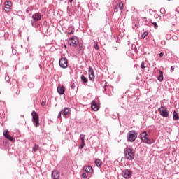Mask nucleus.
Listing matches in <instances>:
<instances>
[{
	"label": "nucleus",
	"mask_w": 179,
	"mask_h": 179,
	"mask_svg": "<svg viewBox=\"0 0 179 179\" xmlns=\"http://www.w3.org/2000/svg\"><path fill=\"white\" fill-rule=\"evenodd\" d=\"M85 134H80V139L81 140V142H85Z\"/></svg>",
	"instance_id": "nucleus-24"
},
{
	"label": "nucleus",
	"mask_w": 179,
	"mask_h": 179,
	"mask_svg": "<svg viewBox=\"0 0 179 179\" xmlns=\"http://www.w3.org/2000/svg\"><path fill=\"white\" fill-rule=\"evenodd\" d=\"M168 1H170V0H168Z\"/></svg>",
	"instance_id": "nucleus-38"
},
{
	"label": "nucleus",
	"mask_w": 179,
	"mask_h": 179,
	"mask_svg": "<svg viewBox=\"0 0 179 179\" xmlns=\"http://www.w3.org/2000/svg\"><path fill=\"white\" fill-rule=\"evenodd\" d=\"M81 177H82V178L86 179V178H87V175L85 173H83L81 175Z\"/></svg>",
	"instance_id": "nucleus-28"
},
{
	"label": "nucleus",
	"mask_w": 179,
	"mask_h": 179,
	"mask_svg": "<svg viewBox=\"0 0 179 179\" xmlns=\"http://www.w3.org/2000/svg\"><path fill=\"white\" fill-rule=\"evenodd\" d=\"M152 24H153L155 29H157V27H159V26L157 25V23H156V22H152Z\"/></svg>",
	"instance_id": "nucleus-29"
},
{
	"label": "nucleus",
	"mask_w": 179,
	"mask_h": 179,
	"mask_svg": "<svg viewBox=\"0 0 179 179\" xmlns=\"http://www.w3.org/2000/svg\"><path fill=\"white\" fill-rule=\"evenodd\" d=\"M59 64L61 68H68V59L66 57H62L59 62Z\"/></svg>",
	"instance_id": "nucleus-5"
},
{
	"label": "nucleus",
	"mask_w": 179,
	"mask_h": 179,
	"mask_svg": "<svg viewBox=\"0 0 179 179\" xmlns=\"http://www.w3.org/2000/svg\"><path fill=\"white\" fill-rule=\"evenodd\" d=\"M32 121L35 123V127H37L40 125L38 114L36 111L31 113Z\"/></svg>",
	"instance_id": "nucleus-3"
},
{
	"label": "nucleus",
	"mask_w": 179,
	"mask_h": 179,
	"mask_svg": "<svg viewBox=\"0 0 179 179\" xmlns=\"http://www.w3.org/2000/svg\"><path fill=\"white\" fill-rule=\"evenodd\" d=\"M94 48L96 51H99V50H100V48L99 47V42L94 43Z\"/></svg>",
	"instance_id": "nucleus-20"
},
{
	"label": "nucleus",
	"mask_w": 179,
	"mask_h": 179,
	"mask_svg": "<svg viewBox=\"0 0 179 179\" xmlns=\"http://www.w3.org/2000/svg\"><path fill=\"white\" fill-rule=\"evenodd\" d=\"M118 8H120V10H122V9H124V3L122 2L119 3Z\"/></svg>",
	"instance_id": "nucleus-22"
},
{
	"label": "nucleus",
	"mask_w": 179,
	"mask_h": 179,
	"mask_svg": "<svg viewBox=\"0 0 179 179\" xmlns=\"http://www.w3.org/2000/svg\"><path fill=\"white\" fill-rule=\"evenodd\" d=\"M57 92L59 94H64L65 93V87H58Z\"/></svg>",
	"instance_id": "nucleus-16"
},
{
	"label": "nucleus",
	"mask_w": 179,
	"mask_h": 179,
	"mask_svg": "<svg viewBox=\"0 0 179 179\" xmlns=\"http://www.w3.org/2000/svg\"><path fill=\"white\" fill-rule=\"evenodd\" d=\"M41 106H43V107H44V106H45V102L43 101V102L41 103Z\"/></svg>",
	"instance_id": "nucleus-35"
},
{
	"label": "nucleus",
	"mask_w": 179,
	"mask_h": 179,
	"mask_svg": "<svg viewBox=\"0 0 179 179\" xmlns=\"http://www.w3.org/2000/svg\"><path fill=\"white\" fill-rule=\"evenodd\" d=\"M89 77L90 80H94V71L92 67H90V69H89Z\"/></svg>",
	"instance_id": "nucleus-13"
},
{
	"label": "nucleus",
	"mask_w": 179,
	"mask_h": 179,
	"mask_svg": "<svg viewBox=\"0 0 179 179\" xmlns=\"http://www.w3.org/2000/svg\"><path fill=\"white\" fill-rule=\"evenodd\" d=\"M113 10H114V12H118V7H117V6H115V7L113 8Z\"/></svg>",
	"instance_id": "nucleus-31"
},
{
	"label": "nucleus",
	"mask_w": 179,
	"mask_h": 179,
	"mask_svg": "<svg viewBox=\"0 0 179 179\" xmlns=\"http://www.w3.org/2000/svg\"><path fill=\"white\" fill-rule=\"evenodd\" d=\"M69 44L71 47H77L78 44H79V40L76 36L71 37L69 40Z\"/></svg>",
	"instance_id": "nucleus-4"
},
{
	"label": "nucleus",
	"mask_w": 179,
	"mask_h": 179,
	"mask_svg": "<svg viewBox=\"0 0 179 179\" xmlns=\"http://www.w3.org/2000/svg\"><path fill=\"white\" fill-rule=\"evenodd\" d=\"M52 179H59V172L58 171H53L52 173Z\"/></svg>",
	"instance_id": "nucleus-14"
},
{
	"label": "nucleus",
	"mask_w": 179,
	"mask_h": 179,
	"mask_svg": "<svg viewBox=\"0 0 179 179\" xmlns=\"http://www.w3.org/2000/svg\"><path fill=\"white\" fill-rule=\"evenodd\" d=\"M159 57L162 58L163 57V55H164V53L161 52V53H159Z\"/></svg>",
	"instance_id": "nucleus-33"
},
{
	"label": "nucleus",
	"mask_w": 179,
	"mask_h": 179,
	"mask_svg": "<svg viewBox=\"0 0 179 179\" xmlns=\"http://www.w3.org/2000/svg\"><path fill=\"white\" fill-rule=\"evenodd\" d=\"M102 164L103 162L99 159L95 160V164L97 167H101Z\"/></svg>",
	"instance_id": "nucleus-17"
},
{
	"label": "nucleus",
	"mask_w": 179,
	"mask_h": 179,
	"mask_svg": "<svg viewBox=\"0 0 179 179\" xmlns=\"http://www.w3.org/2000/svg\"><path fill=\"white\" fill-rule=\"evenodd\" d=\"M122 174L124 178H131V176H132V173L128 169L123 171Z\"/></svg>",
	"instance_id": "nucleus-10"
},
{
	"label": "nucleus",
	"mask_w": 179,
	"mask_h": 179,
	"mask_svg": "<svg viewBox=\"0 0 179 179\" xmlns=\"http://www.w3.org/2000/svg\"><path fill=\"white\" fill-rule=\"evenodd\" d=\"M85 148V141H81V145L79 146V149H83Z\"/></svg>",
	"instance_id": "nucleus-27"
},
{
	"label": "nucleus",
	"mask_w": 179,
	"mask_h": 179,
	"mask_svg": "<svg viewBox=\"0 0 179 179\" xmlns=\"http://www.w3.org/2000/svg\"><path fill=\"white\" fill-rule=\"evenodd\" d=\"M91 108L93 111H99V110H100V106L97 104L96 101H92L91 103Z\"/></svg>",
	"instance_id": "nucleus-9"
},
{
	"label": "nucleus",
	"mask_w": 179,
	"mask_h": 179,
	"mask_svg": "<svg viewBox=\"0 0 179 179\" xmlns=\"http://www.w3.org/2000/svg\"><path fill=\"white\" fill-rule=\"evenodd\" d=\"M81 80H83L84 83H87V78H86L83 75L81 76Z\"/></svg>",
	"instance_id": "nucleus-23"
},
{
	"label": "nucleus",
	"mask_w": 179,
	"mask_h": 179,
	"mask_svg": "<svg viewBox=\"0 0 179 179\" xmlns=\"http://www.w3.org/2000/svg\"><path fill=\"white\" fill-rule=\"evenodd\" d=\"M158 110L159 111L160 115L162 117H169V111H167V108H164V106H161Z\"/></svg>",
	"instance_id": "nucleus-6"
},
{
	"label": "nucleus",
	"mask_w": 179,
	"mask_h": 179,
	"mask_svg": "<svg viewBox=\"0 0 179 179\" xmlns=\"http://www.w3.org/2000/svg\"><path fill=\"white\" fill-rule=\"evenodd\" d=\"M5 7H4V10L7 13L8 12H10V7L12 6V1H7L4 3Z\"/></svg>",
	"instance_id": "nucleus-8"
},
{
	"label": "nucleus",
	"mask_w": 179,
	"mask_h": 179,
	"mask_svg": "<svg viewBox=\"0 0 179 179\" xmlns=\"http://www.w3.org/2000/svg\"><path fill=\"white\" fill-rule=\"evenodd\" d=\"M73 1V0H69V2H70L71 3H72Z\"/></svg>",
	"instance_id": "nucleus-37"
},
{
	"label": "nucleus",
	"mask_w": 179,
	"mask_h": 179,
	"mask_svg": "<svg viewBox=\"0 0 179 179\" xmlns=\"http://www.w3.org/2000/svg\"><path fill=\"white\" fill-rule=\"evenodd\" d=\"M136 138H137V134L135 133V131H130L129 133L128 139L129 142H134L135 139H136Z\"/></svg>",
	"instance_id": "nucleus-7"
},
{
	"label": "nucleus",
	"mask_w": 179,
	"mask_h": 179,
	"mask_svg": "<svg viewBox=\"0 0 179 179\" xmlns=\"http://www.w3.org/2000/svg\"><path fill=\"white\" fill-rule=\"evenodd\" d=\"M171 71L172 72H174V66H171Z\"/></svg>",
	"instance_id": "nucleus-34"
},
{
	"label": "nucleus",
	"mask_w": 179,
	"mask_h": 179,
	"mask_svg": "<svg viewBox=\"0 0 179 179\" xmlns=\"http://www.w3.org/2000/svg\"><path fill=\"white\" fill-rule=\"evenodd\" d=\"M173 120H179V117H178V114L177 113V112L174 111L173 113Z\"/></svg>",
	"instance_id": "nucleus-21"
},
{
	"label": "nucleus",
	"mask_w": 179,
	"mask_h": 179,
	"mask_svg": "<svg viewBox=\"0 0 179 179\" xmlns=\"http://www.w3.org/2000/svg\"><path fill=\"white\" fill-rule=\"evenodd\" d=\"M124 156L127 160H134L135 159V153L132 148H126L124 149Z\"/></svg>",
	"instance_id": "nucleus-1"
},
{
	"label": "nucleus",
	"mask_w": 179,
	"mask_h": 179,
	"mask_svg": "<svg viewBox=\"0 0 179 179\" xmlns=\"http://www.w3.org/2000/svg\"><path fill=\"white\" fill-rule=\"evenodd\" d=\"M140 136L141 141H143L144 143H147L148 145H150V143H152V141L149 139V136L146 131L141 133Z\"/></svg>",
	"instance_id": "nucleus-2"
},
{
	"label": "nucleus",
	"mask_w": 179,
	"mask_h": 179,
	"mask_svg": "<svg viewBox=\"0 0 179 179\" xmlns=\"http://www.w3.org/2000/svg\"><path fill=\"white\" fill-rule=\"evenodd\" d=\"M34 152H37L38 150V145L35 144L33 147Z\"/></svg>",
	"instance_id": "nucleus-25"
},
{
	"label": "nucleus",
	"mask_w": 179,
	"mask_h": 179,
	"mask_svg": "<svg viewBox=\"0 0 179 179\" xmlns=\"http://www.w3.org/2000/svg\"><path fill=\"white\" fill-rule=\"evenodd\" d=\"M83 170L85 171V173H88L89 174L93 173V168H92L90 166H84Z\"/></svg>",
	"instance_id": "nucleus-15"
},
{
	"label": "nucleus",
	"mask_w": 179,
	"mask_h": 179,
	"mask_svg": "<svg viewBox=\"0 0 179 179\" xmlns=\"http://www.w3.org/2000/svg\"><path fill=\"white\" fill-rule=\"evenodd\" d=\"M32 18L35 22H38V20H41V14L40 13H36L32 15Z\"/></svg>",
	"instance_id": "nucleus-12"
},
{
	"label": "nucleus",
	"mask_w": 179,
	"mask_h": 179,
	"mask_svg": "<svg viewBox=\"0 0 179 179\" xmlns=\"http://www.w3.org/2000/svg\"><path fill=\"white\" fill-rule=\"evenodd\" d=\"M3 136H5L6 139H8V141H10L11 142L15 141V138L9 135V130H4Z\"/></svg>",
	"instance_id": "nucleus-11"
},
{
	"label": "nucleus",
	"mask_w": 179,
	"mask_h": 179,
	"mask_svg": "<svg viewBox=\"0 0 179 179\" xmlns=\"http://www.w3.org/2000/svg\"><path fill=\"white\" fill-rule=\"evenodd\" d=\"M141 69H145V62H143L141 64Z\"/></svg>",
	"instance_id": "nucleus-30"
},
{
	"label": "nucleus",
	"mask_w": 179,
	"mask_h": 179,
	"mask_svg": "<svg viewBox=\"0 0 179 179\" xmlns=\"http://www.w3.org/2000/svg\"><path fill=\"white\" fill-rule=\"evenodd\" d=\"M159 76H158V80L159 82H163V71H159Z\"/></svg>",
	"instance_id": "nucleus-18"
},
{
	"label": "nucleus",
	"mask_w": 179,
	"mask_h": 179,
	"mask_svg": "<svg viewBox=\"0 0 179 179\" xmlns=\"http://www.w3.org/2000/svg\"><path fill=\"white\" fill-rule=\"evenodd\" d=\"M69 34H73V31H71V32H69Z\"/></svg>",
	"instance_id": "nucleus-36"
},
{
	"label": "nucleus",
	"mask_w": 179,
	"mask_h": 179,
	"mask_svg": "<svg viewBox=\"0 0 179 179\" xmlns=\"http://www.w3.org/2000/svg\"><path fill=\"white\" fill-rule=\"evenodd\" d=\"M68 114H69V108H65L63 111V115L66 116Z\"/></svg>",
	"instance_id": "nucleus-19"
},
{
	"label": "nucleus",
	"mask_w": 179,
	"mask_h": 179,
	"mask_svg": "<svg viewBox=\"0 0 179 179\" xmlns=\"http://www.w3.org/2000/svg\"><path fill=\"white\" fill-rule=\"evenodd\" d=\"M62 114V112H59L57 116V118H61V115Z\"/></svg>",
	"instance_id": "nucleus-32"
},
{
	"label": "nucleus",
	"mask_w": 179,
	"mask_h": 179,
	"mask_svg": "<svg viewBox=\"0 0 179 179\" xmlns=\"http://www.w3.org/2000/svg\"><path fill=\"white\" fill-rule=\"evenodd\" d=\"M148 34H149V33H148V31H145L142 35H141V38H145Z\"/></svg>",
	"instance_id": "nucleus-26"
}]
</instances>
